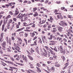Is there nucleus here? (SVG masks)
I'll return each instance as SVG.
<instances>
[{"mask_svg": "<svg viewBox=\"0 0 73 73\" xmlns=\"http://www.w3.org/2000/svg\"><path fill=\"white\" fill-rule=\"evenodd\" d=\"M14 46L15 47L14 48H16V50H18V49H20V48L18 46V44L15 43H14Z\"/></svg>", "mask_w": 73, "mask_h": 73, "instance_id": "nucleus-1", "label": "nucleus"}, {"mask_svg": "<svg viewBox=\"0 0 73 73\" xmlns=\"http://www.w3.org/2000/svg\"><path fill=\"white\" fill-rule=\"evenodd\" d=\"M1 45L3 48H5V45H6V42L5 41H4L3 43H1Z\"/></svg>", "mask_w": 73, "mask_h": 73, "instance_id": "nucleus-2", "label": "nucleus"}, {"mask_svg": "<svg viewBox=\"0 0 73 73\" xmlns=\"http://www.w3.org/2000/svg\"><path fill=\"white\" fill-rule=\"evenodd\" d=\"M59 24L60 25H61V26H62V27H64V21H61L60 23H59Z\"/></svg>", "mask_w": 73, "mask_h": 73, "instance_id": "nucleus-3", "label": "nucleus"}, {"mask_svg": "<svg viewBox=\"0 0 73 73\" xmlns=\"http://www.w3.org/2000/svg\"><path fill=\"white\" fill-rule=\"evenodd\" d=\"M25 15V14H21L20 16H19L18 18L19 19H22L24 16Z\"/></svg>", "mask_w": 73, "mask_h": 73, "instance_id": "nucleus-4", "label": "nucleus"}, {"mask_svg": "<svg viewBox=\"0 0 73 73\" xmlns=\"http://www.w3.org/2000/svg\"><path fill=\"white\" fill-rule=\"evenodd\" d=\"M49 50L50 52V53H51V54L53 55H55V54H56L55 53H54L53 51L51 49H49Z\"/></svg>", "mask_w": 73, "mask_h": 73, "instance_id": "nucleus-5", "label": "nucleus"}, {"mask_svg": "<svg viewBox=\"0 0 73 73\" xmlns=\"http://www.w3.org/2000/svg\"><path fill=\"white\" fill-rule=\"evenodd\" d=\"M31 28L30 27H27L26 28V29L27 30H25V31H26V32H31V31L29 30H28V29H30Z\"/></svg>", "mask_w": 73, "mask_h": 73, "instance_id": "nucleus-6", "label": "nucleus"}, {"mask_svg": "<svg viewBox=\"0 0 73 73\" xmlns=\"http://www.w3.org/2000/svg\"><path fill=\"white\" fill-rule=\"evenodd\" d=\"M62 28L61 27H59L58 28V30L59 32H62Z\"/></svg>", "mask_w": 73, "mask_h": 73, "instance_id": "nucleus-7", "label": "nucleus"}, {"mask_svg": "<svg viewBox=\"0 0 73 73\" xmlns=\"http://www.w3.org/2000/svg\"><path fill=\"white\" fill-rule=\"evenodd\" d=\"M61 53H62L63 54H65V51L64 50H60Z\"/></svg>", "mask_w": 73, "mask_h": 73, "instance_id": "nucleus-8", "label": "nucleus"}, {"mask_svg": "<svg viewBox=\"0 0 73 73\" xmlns=\"http://www.w3.org/2000/svg\"><path fill=\"white\" fill-rule=\"evenodd\" d=\"M28 19V17L27 16V15H25L24 16V21H25L26 20H27Z\"/></svg>", "mask_w": 73, "mask_h": 73, "instance_id": "nucleus-9", "label": "nucleus"}, {"mask_svg": "<svg viewBox=\"0 0 73 73\" xmlns=\"http://www.w3.org/2000/svg\"><path fill=\"white\" fill-rule=\"evenodd\" d=\"M29 67H31V68H33V67H32L33 66V64H31V63L29 62Z\"/></svg>", "mask_w": 73, "mask_h": 73, "instance_id": "nucleus-10", "label": "nucleus"}, {"mask_svg": "<svg viewBox=\"0 0 73 73\" xmlns=\"http://www.w3.org/2000/svg\"><path fill=\"white\" fill-rule=\"evenodd\" d=\"M59 39V41H61V40H62V38H60L59 37H58L57 38H56V40H58Z\"/></svg>", "mask_w": 73, "mask_h": 73, "instance_id": "nucleus-11", "label": "nucleus"}, {"mask_svg": "<svg viewBox=\"0 0 73 73\" xmlns=\"http://www.w3.org/2000/svg\"><path fill=\"white\" fill-rule=\"evenodd\" d=\"M55 69V68H54V67H52L51 68L50 70H53L52 72H54Z\"/></svg>", "mask_w": 73, "mask_h": 73, "instance_id": "nucleus-12", "label": "nucleus"}, {"mask_svg": "<svg viewBox=\"0 0 73 73\" xmlns=\"http://www.w3.org/2000/svg\"><path fill=\"white\" fill-rule=\"evenodd\" d=\"M11 15H8V16H7L6 18H5V19L6 20H7L8 19H9V18H11Z\"/></svg>", "mask_w": 73, "mask_h": 73, "instance_id": "nucleus-13", "label": "nucleus"}, {"mask_svg": "<svg viewBox=\"0 0 73 73\" xmlns=\"http://www.w3.org/2000/svg\"><path fill=\"white\" fill-rule=\"evenodd\" d=\"M35 50L38 54H39V53H40L39 51H38V47H37V48L35 49Z\"/></svg>", "mask_w": 73, "mask_h": 73, "instance_id": "nucleus-14", "label": "nucleus"}, {"mask_svg": "<svg viewBox=\"0 0 73 73\" xmlns=\"http://www.w3.org/2000/svg\"><path fill=\"white\" fill-rule=\"evenodd\" d=\"M28 57H29L30 60H33V58L32 57L29 56V55H28Z\"/></svg>", "mask_w": 73, "mask_h": 73, "instance_id": "nucleus-15", "label": "nucleus"}, {"mask_svg": "<svg viewBox=\"0 0 73 73\" xmlns=\"http://www.w3.org/2000/svg\"><path fill=\"white\" fill-rule=\"evenodd\" d=\"M7 43H8L9 45H11V40L9 39V41H7Z\"/></svg>", "mask_w": 73, "mask_h": 73, "instance_id": "nucleus-16", "label": "nucleus"}, {"mask_svg": "<svg viewBox=\"0 0 73 73\" xmlns=\"http://www.w3.org/2000/svg\"><path fill=\"white\" fill-rule=\"evenodd\" d=\"M5 27V25H2V31H3L4 29V28Z\"/></svg>", "mask_w": 73, "mask_h": 73, "instance_id": "nucleus-17", "label": "nucleus"}, {"mask_svg": "<svg viewBox=\"0 0 73 73\" xmlns=\"http://www.w3.org/2000/svg\"><path fill=\"white\" fill-rule=\"evenodd\" d=\"M30 34L31 35V37H34V36L35 35V34L33 33H30Z\"/></svg>", "mask_w": 73, "mask_h": 73, "instance_id": "nucleus-18", "label": "nucleus"}, {"mask_svg": "<svg viewBox=\"0 0 73 73\" xmlns=\"http://www.w3.org/2000/svg\"><path fill=\"white\" fill-rule=\"evenodd\" d=\"M9 15H13V12H12L11 11H10L9 12Z\"/></svg>", "mask_w": 73, "mask_h": 73, "instance_id": "nucleus-19", "label": "nucleus"}, {"mask_svg": "<svg viewBox=\"0 0 73 73\" xmlns=\"http://www.w3.org/2000/svg\"><path fill=\"white\" fill-rule=\"evenodd\" d=\"M35 14L33 15V16H34V17H36V16H38V13H37V12H35Z\"/></svg>", "mask_w": 73, "mask_h": 73, "instance_id": "nucleus-20", "label": "nucleus"}, {"mask_svg": "<svg viewBox=\"0 0 73 73\" xmlns=\"http://www.w3.org/2000/svg\"><path fill=\"white\" fill-rule=\"evenodd\" d=\"M19 13H17V12H16L13 15V17H15L16 16H17V15H18V14H19Z\"/></svg>", "mask_w": 73, "mask_h": 73, "instance_id": "nucleus-21", "label": "nucleus"}, {"mask_svg": "<svg viewBox=\"0 0 73 73\" xmlns=\"http://www.w3.org/2000/svg\"><path fill=\"white\" fill-rule=\"evenodd\" d=\"M8 63H9V64H11V65H13V64H14V63H13V62L10 61H8Z\"/></svg>", "mask_w": 73, "mask_h": 73, "instance_id": "nucleus-22", "label": "nucleus"}, {"mask_svg": "<svg viewBox=\"0 0 73 73\" xmlns=\"http://www.w3.org/2000/svg\"><path fill=\"white\" fill-rule=\"evenodd\" d=\"M50 52H48V53L46 55V56L47 57H49V56H50Z\"/></svg>", "mask_w": 73, "mask_h": 73, "instance_id": "nucleus-23", "label": "nucleus"}, {"mask_svg": "<svg viewBox=\"0 0 73 73\" xmlns=\"http://www.w3.org/2000/svg\"><path fill=\"white\" fill-rule=\"evenodd\" d=\"M52 38H53V35H50V38H48V39L49 40H52Z\"/></svg>", "mask_w": 73, "mask_h": 73, "instance_id": "nucleus-24", "label": "nucleus"}, {"mask_svg": "<svg viewBox=\"0 0 73 73\" xmlns=\"http://www.w3.org/2000/svg\"><path fill=\"white\" fill-rule=\"evenodd\" d=\"M9 68H10V69H17V68H15L13 67L10 66Z\"/></svg>", "mask_w": 73, "mask_h": 73, "instance_id": "nucleus-25", "label": "nucleus"}, {"mask_svg": "<svg viewBox=\"0 0 73 73\" xmlns=\"http://www.w3.org/2000/svg\"><path fill=\"white\" fill-rule=\"evenodd\" d=\"M24 60H25V62H27L28 61L27 60V58L25 56L24 58Z\"/></svg>", "mask_w": 73, "mask_h": 73, "instance_id": "nucleus-26", "label": "nucleus"}, {"mask_svg": "<svg viewBox=\"0 0 73 73\" xmlns=\"http://www.w3.org/2000/svg\"><path fill=\"white\" fill-rule=\"evenodd\" d=\"M34 45H37V44L36 43V42H34V44H31V46H33Z\"/></svg>", "mask_w": 73, "mask_h": 73, "instance_id": "nucleus-27", "label": "nucleus"}, {"mask_svg": "<svg viewBox=\"0 0 73 73\" xmlns=\"http://www.w3.org/2000/svg\"><path fill=\"white\" fill-rule=\"evenodd\" d=\"M11 40H12V41H15V37L13 36H12L11 37Z\"/></svg>", "mask_w": 73, "mask_h": 73, "instance_id": "nucleus-28", "label": "nucleus"}, {"mask_svg": "<svg viewBox=\"0 0 73 73\" xmlns=\"http://www.w3.org/2000/svg\"><path fill=\"white\" fill-rule=\"evenodd\" d=\"M37 7H35L33 8V11L35 12L36 11V10H37Z\"/></svg>", "mask_w": 73, "mask_h": 73, "instance_id": "nucleus-29", "label": "nucleus"}, {"mask_svg": "<svg viewBox=\"0 0 73 73\" xmlns=\"http://www.w3.org/2000/svg\"><path fill=\"white\" fill-rule=\"evenodd\" d=\"M36 68L38 70L39 72H41V70L38 67H36Z\"/></svg>", "mask_w": 73, "mask_h": 73, "instance_id": "nucleus-30", "label": "nucleus"}, {"mask_svg": "<svg viewBox=\"0 0 73 73\" xmlns=\"http://www.w3.org/2000/svg\"><path fill=\"white\" fill-rule=\"evenodd\" d=\"M10 24H9V23H8V25H7V29H9L10 28Z\"/></svg>", "mask_w": 73, "mask_h": 73, "instance_id": "nucleus-31", "label": "nucleus"}, {"mask_svg": "<svg viewBox=\"0 0 73 73\" xmlns=\"http://www.w3.org/2000/svg\"><path fill=\"white\" fill-rule=\"evenodd\" d=\"M53 50H54V51H55V52H58V50H57V48H56V47H54Z\"/></svg>", "mask_w": 73, "mask_h": 73, "instance_id": "nucleus-32", "label": "nucleus"}, {"mask_svg": "<svg viewBox=\"0 0 73 73\" xmlns=\"http://www.w3.org/2000/svg\"><path fill=\"white\" fill-rule=\"evenodd\" d=\"M55 66H57V67H60V65L59 64H56L55 65Z\"/></svg>", "mask_w": 73, "mask_h": 73, "instance_id": "nucleus-33", "label": "nucleus"}, {"mask_svg": "<svg viewBox=\"0 0 73 73\" xmlns=\"http://www.w3.org/2000/svg\"><path fill=\"white\" fill-rule=\"evenodd\" d=\"M71 30L70 29H69L68 31V34H71V31H70V30Z\"/></svg>", "mask_w": 73, "mask_h": 73, "instance_id": "nucleus-34", "label": "nucleus"}, {"mask_svg": "<svg viewBox=\"0 0 73 73\" xmlns=\"http://www.w3.org/2000/svg\"><path fill=\"white\" fill-rule=\"evenodd\" d=\"M46 21V20H45V21H44V20L42 21V23H41V24H44V23H45Z\"/></svg>", "mask_w": 73, "mask_h": 73, "instance_id": "nucleus-35", "label": "nucleus"}, {"mask_svg": "<svg viewBox=\"0 0 73 73\" xmlns=\"http://www.w3.org/2000/svg\"><path fill=\"white\" fill-rule=\"evenodd\" d=\"M15 12H17L18 13H19V11H18V9L17 8H16V10L15 11Z\"/></svg>", "mask_w": 73, "mask_h": 73, "instance_id": "nucleus-36", "label": "nucleus"}, {"mask_svg": "<svg viewBox=\"0 0 73 73\" xmlns=\"http://www.w3.org/2000/svg\"><path fill=\"white\" fill-rule=\"evenodd\" d=\"M7 50L8 52H11V50L10 49H9V48H7Z\"/></svg>", "mask_w": 73, "mask_h": 73, "instance_id": "nucleus-37", "label": "nucleus"}, {"mask_svg": "<svg viewBox=\"0 0 73 73\" xmlns=\"http://www.w3.org/2000/svg\"><path fill=\"white\" fill-rule=\"evenodd\" d=\"M60 50H62V49H63V48H62V45H61L60 46Z\"/></svg>", "mask_w": 73, "mask_h": 73, "instance_id": "nucleus-38", "label": "nucleus"}, {"mask_svg": "<svg viewBox=\"0 0 73 73\" xmlns=\"http://www.w3.org/2000/svg\"><path fill=\"white\" fill-rule=\"evenodd\" d=\"M36 65L39 67H40V66H41V65H40V64L38 63L36 64Z\"/></svg>", "mask_w": 73, "mask_h": 73, "instance_id": "nucleus-39", "label": "nucleus"}, {"mask_svg": "<svg viewBox=\"0 0 73 73\" xmlns=\"http://www.w3.org/2000/svg\"><path fill=\"white\" fill-rule=\"evenodd\" d=\"M47 54H48V53L47 52H44V53H43V55L45 56H46V55Z\"/></svg>", "mask_w": 73, "mask_h": 73, "instance_id": "nucleus-40", "label": "nucleus"}, {"mask_svg": "<svg viewBox=\"0 0 73 73\" xmlns=\"http://www.w3.org/2000/svg\"><path fill=\"white\" fill-rule=\"evenodd\" d=\"M12 3H8V4L9 5H10V7H11L12 6Z\"/></svg>", "mask_w": 73, "mask_h": 73, "instance_id": "nucleus-41", "label": "nucleus"}, {"mask_svg": "<svg viewBox=\"0 0 73 73\" xmlns=\"http://www.w3.org/2000/svg\"><path fill=\"white\" fill-rule=\"evenodd\" d=\"M23 24H24V26H28V25H26V24H27V23H23Z\"/></svg>", "mask_w": 73, "mask_h": 73, "instance_id": "nucleus-42", "label": "nucleus"}, {"mask_svg": "<svg viewBox=\"0 0 73 73\" xmlns=\"http://www.w3.org/2000/svg\"><path fill=\"white\" fill-rule=\"evenodd\" d=\"M22 31V29H20L18 30H17V32H19V31Z\"/></svg>", "mask_w": 73, "mask_h": 73, "instance_id": "nucleus-43", "label": "nucleus"}, {"mask_svg": "<svg viewBox=\"0 0 73 73\" xmlns=\"http://www.w3.org/2000/svg\"><path fill=\"white\" fill-rule=\"evenodd\" d=\"M67 25H68L67 23H65L64 22V27H65V26H67Z\"/></svg>", "mask_w": 73, "mask_h": 73, "instance_id": "nucleus-44", "label": "nucleus"}, {"mask_svg": "<svg viewBox=\"0 0 73 73\" xmlns=\"http://www.w3.org/2000/svg\"><path fill=\"white\" fill-rule=\"evenodd\" d=\"M35 24H33V25L31 26V27L32 28H35Z\"/></svg>", "mask_w": 73, "mask_h": 73, "instance_id": "nucleus-45", "label": "nucleus"}, {"mask_svg": "<svg viewBox=\"0 0 73 73\" xmlns=\"http://www.w3.org/2000/svg\"><path fill=\"white\" fill-rule=\"evenodd\" d=\"M45 47L47 50H49V49H50V48H48V47L47 46H46Z\"/></svg>", "mask_w": 73, "mask_h": 73, "instance_id": "nucleus-46", "label": "nucleus"}, {"mask_svg": "<svg viewBox=\"0 0 73 73\" xmlns=\"http://www.w3.org/2000/svg\"><path fill=\"white\" fill-rule=\"evenodd\" d=\"M12 49L13 50H16V48H14V47H12Z\"/></svg>", "mask_w": 73, "mask_h": 73, "instance_id": "nucleus-47", "label": "nucleus"}, {"mask_svg": "<svg viewBox=\"0 0 73 73\" xmlns=\"http://www.w3.org/2000/svg\"><path fill=\"white\" fill-rule=\"evenodd\" d=\"M11 59L12 60V61H15V59L13 58H12V57H10Z\"/></svg>", "mask_w": 73, "mask_h": 73, "instance_id": "nucleus-48", "label": "nucleus"}, {"mask_svg": "<svg viewBox=\"0 0 73 73\" xmlns=\"http://www.w3.org/2000/svg\"><path fill=\"white\" fill-rule=\"evenodd\" d=\"M37 38V36H35V37H34V38L33 39V40H36Z\"/></svg>", "mask_w": 73, "mask_h": 73, "instance_id": "nucleus-49", "label": "nucleus"}, {"mask_svg": "<svg viewBox=\"0 0 73 73\" xmlns=\"http://www.w3.org/2000/svg\"><path fill=\"white\" fill-rule=\"evenodd\" d=\"M16 20H17L16 18H13V20H14V21H16Z\"/></svg>", "mask_w": 73, "mask_h": 73, "instance_id": "nucleus-50", "label": "nucleus"}, {"mask_svg": "<svg viewBox=\"0 0 73 73\" xmlns=\"http://www.w3.org/2000/svg\"><path fill=\"white\" fill-rule=\"evenodd\" d=\"M50 20H51V21H52L53 20V18H52V17L51 16L50 17Z\"/></svg>", "mask_w": 73, "mask_h": 73, "instance_id": "nucleus-51", "label": "nucleus"}, {"mask_svg": "<svg viewBox=\"0 0 73 73\" xmlns=\"http://www.w3.org/2000/svg\"><path fill=\"white\" fill-rule=\"evenodd\" d=\"M25 37H27L28 36V34L27 33H25Z\"/></svg>", "mask_w": 73, "mask_h": 73, "instance_id": "nucleus-52", "label": "nucleus"}, {"mask_svg": "<svg viewBox=\"0 0 73 73\" xmlns=\"http://www.w3.org/2000/svg\"><path fill=\"white\" fill-rule=\"evenodd\" d=\"M53 57L54 58H57V56L55 55H53Z\"/></svg>", "mask_w": 73, "mask_h": 73, "instance_id": "nucleus-53", "label": "nucleus"}, {"mask_svg": "<svg viewBox=\"0 0 73 73\" xmlns=\"http://www.w3.org/2000/svg\"><path fill=\"white\" fill-rule=\"evenodd\" d=\"M57 17L58 19H60V15H57Z\"/></svg>", "mask_w": 73, "mask_h": 73, "instance_id": "nucleus-54", "label": "nucleus"}, {"mask_svg": "<svg viewBox=\"0 0 73 73\" xmlns=\"http://www.w3.org/2000/svg\"><path fill=\"white\" fill-rule=\"evenodd\" d=\"M40 42V43H41V44H42V40L41 39H40L39 41L38 42Z\"/></svg>", "mask_w": 73, "mask_h": 73, "instance_id": "nucleus-55", "label": "nucleus"}, {"mask_svg": "<svg viewBox=\"0 0 73 73\" xmlns=\"http://www.w3.org/2000/svg\"><path fill=\"white\" fill-rule=\"evenodd\" d=\"M2 65H3V66H5V65H6V64H5V63H2Z\"/></svg>", "mask_w": 73, "mask_h": 73, "instance_id": "nucleus-56", "label": "nucleus"}, {"mask_svg": "<svg viewBox=\"0 0 73 73\" xmlns=\"http://www.w3.org/2000/svg\"><path fill=\"white\" fill-rule=\"evenodd\" d=\"M24 40L26 43V45H27V39H26L25 38H24Z\"/></svg>", "mask_w": 73, "mask_h": 73, "instance_id": "nucleus-57", "label": "nucleus"}, {"mask_svg": "<svg viewBox=\"0 0 73 73\" xmlns=\"http://www.w3.org/2000/svg\"><path fill=\"white\" fill-rule=\"evenodd\" d=\"M60 17L61 19H63V17H62V15H60Z\"/></svg>", "mask_w": 73, "mask_h": 73, "instance_id": "nucleus-58", "label": "nucleus"}, {"mask_svg": "<svg viewBox=\"0 0 73 73\" xmlns=\"http://www.w3.org/2000/svg\"><path fill=\"white\" fill-rule=\"evenodd\" d=\"M63 40L65 42H67V40L65 38L63 39Z\"/></svg>", "mask_w": 73, "mask_h": 73, "instance_id": "nucleus-59", "label": "nucleus"}, {"mask_svg": "<svg viewBox=\"0 0 73 73\" xmlns=\"http://www.w3.org/2000/svg\"><path fill=\"white\" fill-rule=\"evenodd\" d=\"M13 69H9V70H10V71H13Z\"/></svg>", "mask_w": 73, "mask_h": 73, "instance_id": "nucleus-60", "label": "nucleus"}, {"mask_svg": "<svg viewBox=\"0 0 73 73\" xmlns=\"http://www.w3.org/2000/svg\"><path fill=\"white\" fill-rule=\"evenodd\" d=\"M64 9H65V7H62L61 8V10H64Z\"/></svg>", "mask_w": 73, "mask_h": 73, "instance_id": "nucleus-61", "label": "nucleus"}, {"mask_svg": "<svg viewBox=\"0 0 73 73\" xmlns=\"http://www.w3.org/2000/svg\"><path fill=\"white\" fill-rule=\"evenodd\" d=\"M5 6L7 7V8H8V7H9V5H8V4H6Z\"/></svg>", "mask_w": 73, "mask_h": 73, "instance_id": "nucleus-62", "label": "nucleus"}, {"mask_svg": "<svg viewBox=\"0 0 73 73\" xmlns=\"http://www.w3.org/2000/svg\"><path fill=\"white\" fill-rule=\"evenodd\" d=\"M62 58L63 60H65V57L63 56L62 57Z\"/></svg>", "mask_w": 73, "mask_h": 73, "instance_id": "nucleus-63", "label": "nucleus"}, {"mask_svg": "<svg viewBox=\"0 0 73 73\" xmlns=\"http://www.w3.org/2000/svg\"><path fill=\"white\" fill-rule=\"evenodd\" d=\"M48 1H49L48 0H46V1H45V3L46 4V3H47L48 2Z\"/></svg>", "mask_w": 73, "mask_h": 73, "instance_id": "nucleus-64", "label": "nucleus"}]
</instances>
